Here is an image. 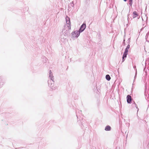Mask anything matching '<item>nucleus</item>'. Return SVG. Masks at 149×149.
<instances>
[{
	"label": "nucleus",
	"mask_w": 149,
	"mask_h": 149,
	"mask_svg": "<svg viewBox=\"0 0 149 149\" xmlns=\"http://www.w3.org/2000/svg\"><path fill=\"white\" fill-rule=\"evenodd\" d=\"M80 32L79 31H75L72 33L71 34L73 38H77L80 35Z\"/></svg>",
	"instance_id": "nucleus-1"
},
{
	"label": "nucleus",
	"mask_w": 149,
	"mask_h": 149,
	"mask_svg": "<svg viewBox=\"0 0 149 149\" xmlns=\"http://www.w3.org/2000/svg\"><path fill=\"white\" fill-rule=\"evenodd\" d=\"M66 23L67 26L68 27H69V29H71V23L70 21V18L68 17H66Z\"/></svg>",
	"instance_id": "nucleus-2"
},
{
	"label": "nucleus",
	"mask_w": 149,
	"mask_h": 149,
	"mask_svg": "<svg viewBox=\"0 0 149 149\" xmlns=\"http://www.w3.org/2000/svg\"><path fill=\"white\" fill-rule=\"evenodd\" d=\"M49 84L50 87L52 89H53V87L54 86V81L52 80H50L49 81Z\"/></svg>",
	"instance_id": "nucleus-3"
},
{
	"label": "nucleus",
	"mask_w": 149,
	"mask_h": 149,
	"mask_svg": "<svg viewBox=\"0 0 149 149\" xmlns=\"http://www.w3.org/2000/svg\"><path fill=\"white\" fill-rule=\"evenodd\" d=\"M86 27V25L85 24H83L81 26L79 30L80 32H82L85 29Z\"/></svg>",
	"instance_id": "nucleus-4"
},
{
	"label": "nucleus",
	"mask_w": 149,
	"mask_h": 149,
	"mask_svg": "<svg viewBox=\"0 0 149 149\" xmlns=\"http://www.w3.org/2000/svg\"><path fill=\"white\" fill-rule=\"evenodd\" d=\"M127 103H130L132 100L131 96L129 95H128L127 97Z\"/></svg>",
	"instance_id": "nucleus-5"
},
{
	"label": "nucleus",
	"mask_w": 149,
	"mask_h": 149,
	"mask_svg": "<svg viewBox=\"0 0 149 149\" xmlns=\"http://www.w3.org/2000/svg\"><path fill=\"white\" fill-rule=\"evenodd\" d=\"M138 15V13L137 12L134 11L133 13V17L134 18L136 17Z\"/></svg>",
	"instance_id": "nucleus-6"
},
{
	"label": "nucleus",
	"mask_w": 149,
	"mask_h": 149,
	"mask_svg": "<svg viewBox=\"0 0 149 149\" xmlns=\"http://www.w3.org/2000/svg\"><path fill=\"white\" fill-rule=\"evenodd\" d=\"M111 127L109 125H108V126H107L105 129V130L107 131H110L111 130Z\"/></svg>",
	"instance_id": "nucleus-7"
},
{
	"label": "nucleus",
	"mask_w": 149,
	"mask_h": 149,
	"mask_svg": "<svg viewBox=\"0 0 149 149\" xmlns=\"http://www.w3.org/2000/svg\"><path fill=\"white\" fill-rule=\"evenodd\" d=\"M127 54H128V53H125V52H124V54H123V61L125 60V59H124V58L126 57L127 55Z\"/></svg>",
	"instance_id": "nucleus-8"
},
{
	"label": "nucleus",
	"mask_w": 149,
	"mask_h": 149,
	"mask_svg": "<svg viewBox=\"0 0 149 149\" xmlns=\"http://www.w3.org/2000/svg\"><path fill=\"white\" fill-rule=\"evenodd\" d=\"M106 79L108 81L110 80L111 79L110 76L108 74H107L106 75Z\"/></svg>",
	"instance_id": "nucleus-9"
},
{
	"label": "nucleus",
	"mask_w": 149,
	"mask_h": 149,
	"mask_svg": "<svg viewBox=\"0 0 149 149\" xmlns=\"http://www.w3.org/2000/svg\"><path fill=\"white\" fill-rule=\"evenodd\" d=\"M132 0H129V4L130 6H132Z\"/></svg>",
	"instance_id": "nucleus-10"
},
{
	"label": "nucleus",
	"mask_w": 149,
	"mask_h": 149,
	"mask_svg": "<svg viewBox=\"0 0 149 149\" xmlns=\"http://www.w3.org/2000/svg\"><path fill=\"white\" fill-rule=\"evenodd\" d=\"M130 45H128L127 46V47H126V49H127L129 50V48H130Z\"/></svg>",
	"instance_id": "nucleus-11"
},
{
	"label": "nucleus",
	"mask_w": 149,
	"mask_h": 149,
	"mask_svg": "<svg viewBox=\"0 0 149 149\" xmlns=\"http://www.w3.org/2000/svg\"><path fill=\"white\" fill-rule=\"evenodd\" d=\"M128 49H125V52H125V53H128Z\"/></svg>",
	"instance_id": "nucleus-12"
},
{
	"label": "nucleus",
	"mask_w": 149,
	"mask_h": 149,
	"mask_svg": "<svg viewBox=\"0 0 149 149\" xmlns=\"http://www.w3.org/2000/svg\"><path fill=\"white\" fill-rule=\"evenodd\" d=\"M125 1H126L127 0H123Z\"/></svg>",
	"instance_id": "nucleus-13"
}]
</instances>
